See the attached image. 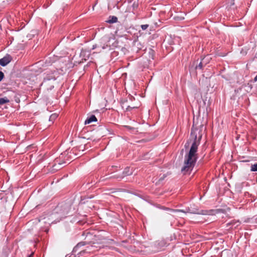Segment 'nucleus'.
I'll use <instances>...</instances> for the list:
<instances>
[{"label":"nucleus","mask_w":257,"mask_h":257,"mask_svg":"<svg viewBox=\"0 0 257 257\" xmlns=\"http://www.w3.org/2000/svg\"><path fill=\"white\" fill-rule=\"evenodd\" d=\"M202 136L201 131L197 128L191 130L190 141L192 145L189 151L184 157V165L181 169L183 174L190 173L196 163L198 159V147L200 144Z\"/></svg>","instance_id":"nucleus-1"},{"label":"nucleus","mask_w":257,"mask_h":257,"mask_svg":"<svg viewBox=\"0 0 257 257\" xmlns=\"http://www.w3.org/2000/svg\"><path fill=\"white\" fill-rule=\"evenodd\" d=\"M115 244V241L111 239L104 238L99 243L93 242L92 244L87 245L85 248L80 249V247L87 244L86 242H80L74 247V251L80 250L79 253L82 254L84 253H94L99 250L101 247L109 246L110 245Z\"/></svg>","instance_id":"nucleus-2"},{"label":"nucleus","mask_w":257,"mask_h":257,"mask_svg":"<svg viewBox=\"0 0 257 257\" xmlns=\"http://www.w3.org/2000/svg\"><path fill=\"white\" fill-rule=\"evenodd\" d=\"M114 37L113 35H108L104 36L102 39L101 40V43L102 45L101 46V48L102 49H105L107 48L110 47V42L111 40H114Z\"/></svg>","instance_id":"nucleus-3"},{"label":"nucleus","mask_w":257,"mask_h":257,"mask_svg":"<svg viewBox=\"0 0 257 257\" xmlns=\"http://www.w3.org/2000/svg\"><path fill=\"white\" fill-rule=\"evenodd\" d=\"M11 60V58L10 55L5 56L3 58L0 59V65L2 66H5L10 62Z\"/></svg>","instance_id":"nucleus-4"},{"label":"nucleus","mask_w":257,"mask_h":257,"mask_svg":"<svg viewBox=\"0 0 257 257\" xmlns=\"http://www.w3.org/2000/svg\"><path fill=\"white\" fill-rule=\"evenodd\" d=\"M97 121V118L94 115H91L90 116L88 117L85 120V124H89L92 122Z\"/></svg>","instance_id":"nucleus-5"},{"label":"nucleus","mask_w":257,"mask_h":257,"mask_svg":"<svg viewBox=\"0 0 257 257\" xmlns=\"http://www.w3.org/2000/svg\"><path fill=\"white\" fill-rule=\"evenodd\" d=\"M117 18L116 16H110L108 18V20L106 22L109 24H113L117 22Z\"/></svg>","instance_id":"nucleus-6"},{"label":"nucleus","mask_w":257,"mask_h":257,"mask_svg":"<svg viewBox=\"0 0 257 257\" xmlns=\"http://www.w3.org/2000/svg\"><path fill=\"white\" fill-rule=\"evenodd\" d=\"M207 211H208L207 210H200L199 212L193 211V212H190V213H191L201 214H206L208 213L207 212Z\"/></svg>","instance_id":"nucleus-7"},{"label":"nucleus","mask_w":257,"mask_h":257,"mask_svg":"<svg viewBox=\"0 0 257 257\" xmlns=\"http://www.w3.org/2000/svg\"><path fill=\"white\" fill-rule=\"evenodd\" d=\"M250 171L257 172V163L251 165L250 167Z\"/></svg>","instance_id":"nucleus-8"},{"label":"nucleus","mask_w":257,"mask_h":257,"mask_svg":"<svg viewBox=\"0 0 257 257\" xmlns=\"http://www.w3.org/2000/svg\"><path fill=\"white\" fill-rule=\"evenodd\" d=\"M9 100L7 98H0V105L8 102Z\"/></svg>","instance_id":"nucleus-9"},{"label":"nucleus","mask_w":257,"mask_h":257,"mask_svg":"<svg viewBox=\"0 0 257 257\" xmlns=\"http://www.w3.org/2000/svg\"><path fill=\"white\" fill-rule=\"evenodd\" d=\"M203 63L202 62H200L199 63V64L196 66V69H202L203 68Z\"/></svg>","instance_id":"nucleus-10"},{"label":"nucleus","mask_w":257,"mask_h":257,"mask_svg":"<svg viewBox=\"0 0 257 257\" xmlns=\"http://www.w3.org/2000/svg\"><path fill=\"white\" fill-rule=\"evenodd\" d=\"M141 27L143 30H145L149 27V25H142Z\"/></svg>","instance_id":"nucleus-11"},{"label":"nucleus","mask_w":257,"mask_h":257,"mask_svg":"<svg viewBox=\"0 0 257 257\" xmlns=\"http://www.w3.org/2000/svg\"><path fill=\"white\" fill-rule=\"evenodd\" d=\"M129 168H126L123 172V174H124V175L125 176H127V175H130L131 174H132V172H126V170H128Z\"/></svg>","instance_id":"nucleus-12"},{"label":"nucleus","mask_w":257,"mask_h":257,"mask_svg":"<svg viewBox=\"0 0 257 257\" xmlns=\"http://www.w3.org/2000/svg\"><path fill=\"white\" fill-rule=\"evenodd\" d=\"M4 76V73L0 71V81L3 79Z\"/></svg>","instance_id":"nucleus-13"},{"label":"nucleus","mask_w":257,"mask_h":257,"mask_svg":"<svg viewBox=\"0 0 257 257\" xmlns=\"http://www.w3.org/2000/svg\"><path fill=\"white\" fill-rule=\"evenodd\" d=\"M159 209H170L169 207H158Z\"/></svg>","instance_id":"nucleus-14"},{"label":"nucleus","mask_w":257,"mask_h":257,"mask_svg":"<svg viewBox=\"0 0 257 257\" xmlns=\"http://www.w3.org/2000/svg\"><path fill=\"white\" fill-rule=\"evenodd\" d=\"M96 47H97V45H93V46H92V50L95 49L96 48Z\"/></svg>","instance_id":"nucleus-15"},{"label":"nucleus","mask_w":257,"mask_h":257,"mask_svg":"<svg viewBox=\"0 0 257 257\" xmlns=\"http://www.w3.org/2000/svg\"><path fill=\"white\" fill-rule=\"evenodd\" d=\"M135 108V107H131L130 106H128L127 108H126V110H130L131 108Z\"/></svg>","instance_id":"nucleus-16"},{"label":"nucleus","mask_w":257,"mask_h":257,"mask_svg":"<svg viewBox=\"0 0 257 257\" xmlns=\"http://www.w3.org/2000/svg\"><path fill=\"white\" fill-rule=\"evenodd\" d=\"M174 210L175 211H180V210H181L182 212H184V213H185L188 212V211H184L182 210Z\"/></svg>","instance_id":"nucleus-17"},{"label":"nucleus","mask_w":257,"mask_h":257,"mask_svg":"<svg viewBox=\"0 0 257 257\" xmlns=\"http://www.w3.org/2000/svg\"><path fill=\"white\" fill-rule=\"evenodd\" d=\"M254 80L255 81H257V75H256L255 76V77H254Z\"/></svg>","instance_id":"nucleus-18"},{"label":"nucleus","mask_w":257,"mask_h":257,"mask_svg":"<svg viewBox=\"0 0 257 257\" xmlns=\"http://www.w3.org/2000/svg\"><path fill=\"white\" fill-rule=\"evenodd\" d=\"M34 254V253H32L28 257H32Z\"/></svg>","instance_id":"nucleus-19"},{"label":"nucleus","mask_w":257,"mask_h":257,"mask_svg":"<svg viewBox=\"0 0 257 257\" xmlns=\"http://www.w3.org/2000/svg\"><path fill=\"white\" fill-rule=\"evenodd\" d=\"M125 126L126 127L128 128H131V127H130V126Z\"/></svg>","instance_id":"nucleus-20"}]
</instances>
